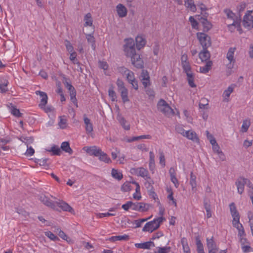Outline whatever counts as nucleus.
<instances>
[{"label": "nucleus", "mask_w": 253, "mask_h": 253, "mask_svg": "<svg viewBox=\"0 0 253 253\" xmlns=\"http://www.w3.org/2000/svg\"><path fill=\"white\" fill-rule=\"evenodd\" d=\"M126 44L124 46L126 55L131 57L132 64L136 68L141 69L143 68V61L140 55L136 53L134 47V42L132 39L125 40Z\"/></svg>", "instance_id": "1"}, {"label": "nucleus", "mask_w": 253, "mask_h": 253, "mask_svg": "<svg viewBox=\"0 0 253 253\" xmlns=\"http://www.w3.org/2000/svg\"><path fill=\"white\" fill-rule=\"evenodd\" d=\"M164 219L163 217H159L147 222L143 228L142 231L152 233L160 227V223L163 222Z\"/></svg>", "instance_id": "2"}, {"label": "nucleus", "mask_w": 253, "mask_h": 253, "mask_svg": "<svg viewBox=\"0 0 253 253\" xmlns=\"http://www.w3.org/2000/svg\"><path fill=\"white\" fill-rule=\"evenodd\" d=\"M158 110L166 116H169L174 114L173 109L169 105L166 101L161 99L158 103Z\"/></svg>", "instance_id": "3"}, {"label": "nucleus", "mask_w": 253, "mask_h": 253, "mask_svg": "<svg viewBox=\"0 0 253 253\" xmlns=\"http://www.w3.org/2000/svg\"><path fill=\"white\" fill-rule=\"evenodd\" d=\"M243 26L248 30L253 29V11L248 10L242 20Z\"/></svg>", "instance_id": "4"}, {"label": "nucleus", "mask_w": 253, "mask_h": 253, "mask_svg": "<svg viewBox=\"0 0 253 253\" xmlns=\"http://www.w3.org/2000/svg\"><path fill=\"white\" fill-rule=\"evenodd\" d=\"M197 39L199 41L203 48L206 49L211 44V37L204 33H197Z\"/></svg>", "instance_id": "5"}, {"label": "nucleus", "mask_w": 253, "mask_h": 253, "mask_svg": "<svg viewBox=\"0 0 253 253\" xmlns=\"http://www.w3.org/2000/svg\"><path fill=\"white\" fill-rule=\"evenodd\" d=\"M131 171H133L134 172H135L138 175H139L144 178H148L150 180L149 181H147L146 183V184H148L149 186H151V184L153 183V181L152 180H151V178L149 176H148V171L147 169H145L143 168H139L137 169H131Z\"/></svg>", "instance_id": "6"}, {"label": "nucleus", "mask_w": 253, "mask_h": 253, "mask_svg": "<svg viewBox=\"0 0 253 253\" xmlns=\"http://www.w3.org/2000/svg\"><path fill=\"white\" fill-rule=\"evenodd\" d=\"M39 200L45 206L53 210H56L55 202H53L44 194H41L39 197Z\"/></svg>", "instance_id": "7"}, {"label": "nucleus", "mask_w": 253, "mask_h": 253, "mask_svg": "<svg viewBox=\"0 0 253 253\" xmlns=\"http://www.w3.org/2000/svg\"><path fill=\"white\" fill-rule=\"evenodd\" d=\"M150 205L143 202L133 203L132 210L141 212L147 211L149 209Z\"/></svg>", "instance_id": "8"}, {"label": "nucleus", "mask_w": 253, "mask_h": 253, "mask_svg": "<svg viewBox=\"0 0 253 253\" xmlns=\"http://www.w3.org/2000/svg\"><path fill=\"white\" fill-rule=\"evenodd\" d=\"M83 150L85 151L89 155H93L96 157L99 156L101 152V149L95 146L89 147L85 146L83 147Z\"/></svg>", "instance_id": "9"}, {"label": "nucleus", "mask_w": 253, "mask_h": 253, "mask_svg": "<svg viewBox=\"0 0 253 253\" xmlns=\"http://www.w3.org/2000/svg\"><path fill=\"white\" fill-rule=\"evenodd\" d=\"M235 50V47H230L226 55V58L230 62V63L227 65V66L230 69L233 68L234 64L235 63V59L234 58V54Z\"/></svg>", "instance_id": "10"}, {"label": "nucleus", "mask_w": 253, "mask_h": 253, "mask_svg": "<svg viewBox=\"0 0 253 253\" xmlns=\"http://www.w3.org/2000/svg\"><path fill=\"white\" fill-rule=\"evenodd\" d=\"M126 75L128 82L132 85V87L135 90H137L138 86L137 82L134 78V73L132 71H130L126 73Z\"/></svg>", "instance_id": "11"}, {"label": "nucleus", "mask_w": 253, "mask_h": 253, "mask_svg": "<svg viewBox=\"0 0 253 253\" xmlns=\"http://www.w3.org/2000/svg\"><path fill=\"white\" fill-rule=\"evenodd\" d=\"M245 178L243 177H240L235 182V184L237 186L238 192L240 194H242L244 191V186L246 184V182H245Z\"/></svg>", "instance_id": "12"}, {"label": "nucleus", "mask_w": 253, "mask_h": 253, "mask_svg": "<svg viewBox=\"0 0 253 253\" xmlns=\"http://www.w3.org/2000/svg\"><path fill=\"white\" fill-rule=\"evenodd\" d=\"M56 203V207L57 206L60 207L62 210L70 212L71 213H73L74 212L73 208L69 206L67 203L63 202V201H60L59 202H55Z\"/></svg>", "instance_id": "13"}, {"label": "nucleus", "mask_w": 253, "mask_h": 253, "mask_svg": "<svg viewBox=\"0 0 253 253\" xmlns=\"http://www.w3.org/2000/svg\"><path fill=\"white\" fill-rule=\"evenodd\" d=\"M36 93L37 95H40L41 99V102L39 104V106L41 108H43L47 102V95L46 93L41 91H36Z\"/></svg>", "instance_id": "14"}, {"label": "nucleus", "mask_w": 253, "mask_h": 253, "mask_svg": "<svg viewBox=\"0 0 253 253\" xmlns=\"http://www.w3.org/2000/svg\"><path fill=\"white\" fill-rule=\"evenodd\" d=\"M199 20L203 27V31L205 32L209 31L211 28L212 24L210 22L208 21L207 18L201 17Z\"/></svg>", "instance_id": "15"}, {"label": "nucleus", "mask_w": 253, "mask_h": 253, "mask_svg": "<svg viewBox=\"0 0 253 253\" xmlns=\"http://www.w3.org/2000/svg\"><path fill=\"white\" fill-rule=\"evenodd\" d=\"M118 14L120 17H124L127 15V10L126 7L122 4H119L116 6Z\"/></svg>", "instance_id": "16"}, {"label": "nucleus", "mask_w": 253, "mask_h": 253, "mask_svg": "<svg viewBox=\"0 0 253 253\" xmlns=\"http://www.w3.org/2000/svg\"><path fill=\"white\" fill-rule=\"evenodd\" d=\"M208 48L204 49L199 54V58L201 59L202 62L208 61L211 57L210 52L207 50Z\"/></svg>", "instance_id": "17"}, {"label": "nucleus", "mask_w": 253, "mask_h": 253, "mask_svg": "<svg viewBox=\"0 0 253 253\" xmlns=\"http://www.w3.org/2000/svg\"><path fill=\"white\" fill-rule=\"evenodd\" d=\"M135 246L139 249H150L151 247H155V246L154 242L149 241L142 243H136Z\"/></svg>", "instance_id": "18"}, {"label": "nucleus", "mask_w": 253, "mask_h": 253, "mask_svg": "<svg viewBox=\"0 0 253 253\" xmlns=\"http://www.w3.org/2000/svg\"><path fill=\"white\" fill-rule=\"evenodd\" d=\"M63 83L65 86L68 89L70 92V94L76 92L74 87L71 84V83L69 79L66 78L65 77H63Z\"/></svg>", "instance_id": "19"}, {"label": "nucleus", "mask_w": 253, "mask_h": 253, "mask_svg": "<svg viewBox=\"0 0 253 253\" xmlns=\"http://www.w3.org/2000/svg\"><path fill=\"white\" fill-rule=\"evenodd\" d=\"M189 139L192 140L195 142H199V139L196 133L192 130L186 131V134L184 136Z\"/></svg>", "instance_id": "20"}, {"label": "nucleus", "mask_w": 253, "mask_h": 253, "mask_svg": "<svg viewBox=\"0 0 253 253\" xmlns=\"http://www.w3.org/2000/svg\"><path fill=\"white\" fill-rule=\"evenodd\" d=\"M186 7L192 12H196V6L194 3V0H186L185 1Z\"/></svg>", "instance_id": "21"}, {"label": "nucleus", "mask_w": 253, "mask_h": 253, "mask_svg": "<svg viewBox=\"0 0 253 253\" xmlns=\"http://www.w3.org/2000/svg\"><path fill=\"white\" fill-rule=\"evenodd\" d=\"M129 239L128 235L124 234L123 235H119L112 236L109 238V241L111 242H116L117 241H127Z\"/></svg>", "instance_id": "22"}, {"label": "nucleus", "mask_w": 253, "mask_h": 253, "mask_svg": "<svg viewBox=\"0 0 253 253\" xmlns=\"http://www.w3.org/2000/svg\"><path fill=\"white\" fill-rule=\"evenodd\" d=\"M224 12L226 14L227 18L231 19L233 20V22L236 21V19H238L239 18H241L240 15L239 16H236L235 13L230 9H226L224 10Z\"/></svg>", "instance_id": "23"}, {"label": "nucleus", "mask_w": 253, "mask_h": 253, "mask_svg": "<svg viewBox=\"0 0 253 253\" xmlns=\"http://www.w3.org/2000/svg\"><path fill=\"white\" fill-rule=\"evenodd\" d=\"M136 47L138 50L142 48L146 43L145 40L141 36H137L135 39Z\"/></svg>", "instance_id": "24"}, {"label": "nucleus", "mask_w": 253, "mask_h": 253, "mask_svg": "<svg viewBox=\"0 0 253 253\" xmlns=\"http://www.w3.org/2000/svg\"><path fill=\"white\" fill-rule=\"evenodd\" d=\"M212 66V62L211 61L208 60L206 62V64L205 66L200 67V71L202 73L206 74L211 70Z\"/></svg>", "instance_id": "25"}, {"label": "nucleus", "mask_w": 253, "mask_h": 253, "mask_svg": "<svg viewBox=\"0 0 253 253\" xmlns=\"http://www.w3.org/2000/svg\"><path fill=\"white\" fill-rule=\"evenodd\" d=\"M84 123L85 125V130L87 132L90 133L93 130L92 124L90 123V120L88 118L85 117L84 115Z\"/></svg>", "instance_id": "26"}, {"label": "nucleus", "mask_w": 253, "mask_h": 253, "mask_svg": "<svg viewBox=\"0 0 253 253\" xmlns=\"http://www.w3.org/2000/svg\"><path fill=\"white\" fill-rule=\"evenodd\" d=\"M207 246L208 250L218 249L215 242L213 240V237L207 238Z\"/></svg>", "instance_id": "27"}, {"label": "nucleus", "mask_w": 253, "mask_h": 253, "mask_svg": "<svg viewBox=\"0 0 253 253\" xmlns=\"http://www.w3.org/2000/svg\"><path fill=\"white\" fill-rule=\"evenodd\" d=\"M61 148L63 151L66 153H68L70 154H72L73 153V150L70 147V144L68 142L65 141L62 143Z\"/></svg>", "instance_id": "28"}, {"label": "nucleus", "mask_w": 253, "mask_h": 253, "mask_svg": "<svg viewBox=\"0 0 253 253\" xmlns=\"http://www.w3.org/2000/svg\"><path fill=\"white\" fill-rule=\"evenodd\" d=\"M121 93V97L124 103L129 101L128 98V90L126 88L119 90Z\"/></svg>", "instance_id": "29"}, {"label": "nucleus", "mask_w": 253, "mask_h": 253, "mask_svg": "<svg viewBox=\"0 0 253 253\" xmlns=\"http://www.w3.org/2000/svg\"><path fill=\"white\" fill-rule=\"evenodd\" d=\"M99 159L103 162H105L106 163H111V160L110 158L107 156V155L104 153V152L101 150L100 154L99 155Z\"/></svg>", "instance_id": "30"}, {"label": "nucleus", "mask_w": 253, "mask_h": 253, "mask_svg": "<svg viewBox=\"0 0 253 253\" xmlns=\"http://www.w3.org/2000/svg\"><path fill=\"white\" fill-rule=\"evenodd\" d=\"M196 241L197 253H205L204 251L203 245L202 243V242L200 239V238L199 237H196Z\"/></svg>", "instance_id": "31"}, {"label": "nucleus", "mask_w": 253, "mask_h": 253, "mask_svg": "<svg viewBox=\"0 0 253 253\" xmlns=\"http://www.w3.org/2000/svg\"><path fill=\"white\" fill-rule=\"evenodd\" d=\"M111 175L113 178L118 180H121L123 177V174L115 169H112Z\"/></svg>", "instance_id": "32"}, {"label": "nucleus", "mask_w": 253, "mask_h": 253, "mask_svg": "<svg viewBox=\"0 0 253 253\" xmlns=\"http://www.w3.org/2000/svg\"><path fill=\"white\" fill-rule=\"evenodd\" d=\"M149 156V169L150 170L153 171L155 168V155L152 151H150Z\"/></svg>", "instance_id": "33"}, {"label": "nucleus", "mask_w": 253, "mask_h": 253, "mask_svg": "<svg viewBox=\"0 0 253 253\" xmlns=\"http://www.w3.org/2000/svg\"><path fill=\"white\" fill-rule=\"evenodd\" d=\"M196 177L195 175L193 174V172H191L190 174V183L191 186H192V189L194 192H195L196 189Z\"/></svg>", "instance_id": "34"}, {"label": "nucleus", "mask_w": 253, "mask_h": 253, "mask_svg": "<svg viewBox=\"0 0 253 253\" xmlns=\"http://www.w3.org/2000/svg\"><path fill=\"white\" fill-rule=\"evenodd\" d=\"M84 26H91L92 25V19L90 13H87L84 17Z\"/></svg>", "instance_id": "35"}, {"label": "nucleus", "mask_w": 253, "mask_h": 253, "mask_svg": "<svg viewBox=\"0 0 253 253\" xmlns=\"http://www.w3.org/2000/svg\"><path fill=\"white\" fill-rule=\"evenodd\" d=\"M108 93L109 96L111 98V100L112 101H115L116 100L117 95L116 92L114 90V86L112 84H111L109 87Z\"/></svg>", "instance_id": "36"}, {"label": "nucleus", "mask_w": 253, "mask_h": 253, "mask_svg": "<svg viewBox=\"0 0 253 253\" xmlns=\"http://www.w3.org/2000/svg\"><path fill=\"white\" fill-rule=\"evenodd\" d=\"M48 152H51L54 155H60L61 153L60 148L55 145H53L50 150H46Z\"/></svg>", "instance_id": "37"}, {"label": "nucleus", "mask_w": 253, "mask_h": 253, "mask_svg": "<svg viewBox=\"0 0 253 253\" xmlns=\"http://www.w3.org/2000/svg\"><path fill=\"white\" fill-rule=\"evenodd\" d=\"M59 119L60 121L58 123V125L62 129L65 128L67 126V119H66V117L65 116H60Z\"/></svg>", "instance_id": "38"}, {"label": "nucleus", "mask_w": 253, "mask_h": 253, "mask_svg": "<svg viewBox=\"0 0 253 253\" xmlns=\"http://www.w3.org/2000/svg\"><path fill=\"white\" fill-rule=\"evenodd\" d=\"M131 189V183L127 181L125 182L121 186V190L123 192H128Z\"/></svg>", "instance_id": "39"}, {"label": "nucleus", "mask_w": 253, "mask_h": 253, "mask_svg": "<svg viewBox=\"0 0 253 253\" xmlns=\"http://www.w3.org/2000/svg\"><path fill=\"white\" fill-rule=\"evenodd\" d=\"M250 125L251 122L250 120L246 119L245 120H244L242 126V129L243 132H247Z\"/></svg>", "instance_id": "40"}, {"label": "nucleus", "mask_w": 253, "mask_h": 253, "mask_svg": "<svg viewBox=\"0 0 253 253\" xmlns=\"http://www.w3.org/2000/svg\"><path fill=\"white\" fill-rule=\"evenodd\" d=\"M170 249V247H158L156 253H169Z\"/></svg>", "instance_id": "41"}, {"label": "nucleus", "mask_w": 253, "mask_h": 253, "mask_svg": "<svg viewBox=\"0 0 253 253\" xmlns=\"http://www.w3.org/2000/svg\"><path fill=\"white\" fill-rule=\"evenodd\" d=\"M47 160H48V159H46V158L37 159L36 160V163L40 166H47Z\"/></svg>", "instance_id": "42"}, {"label": "nucleus", "mask_w": 253, "mask_h": 253, "mask_svg": "<svg viewBox=\"0 0 253 253\" xmlns=\"http://www.w3.org/2000/svg\"><path fill=\"white\" fill-rule=\"evenodd\" d=\"M45 235L52 241L59 240V238L50 231L45 232Z\"/></svg>", "instance_id": "43"}, {"label": "nucleus", "mask_w": 253, "mask_h": 253, "mask_svg": "<svg viewBox=\"0 0 253 253\" xmlns=\"http://www.w3.org/2000/svg\"><path fill=\"white\" fill-rule=\"evenodd\" d=\"M233 91V88L231 86H229L228 88L225 90L223 94V96L225 98L229 97L230 94Z\"/></svg>", "instance_id": "44"}, {"label": "nucleus", "mask_w": 253, "mask_h": 253, "mask_svg": "<svg viewBox=\"0 0 253 253\" xmlns=\"http://www.w3.org/2000/svg\"><path fill=\"white\" fill-rule=\"evenodd\" d=\"M233 217L232 223L239 222L240 215L238 211L231 213Z\"/></svg>", "instance_id": "45"}, {"label": "nucleus", "mask_w": 253, "mask_h": 253, "mask_svg": "<svg viewBox=\"0 0 253 253\" xmlns=\"http://www.w3.org/2000/svg\"><path fill=\"white\" fill-rule=\"evenodd\" d=\"M86 39L88 42H89L91 43V45L93 49L95 48V40L93 36H91V35H87L86 36Z\"/></svg>", "instance_id": "46"}, {"label": "nucleus", "mask_w": 253, "mask_h": 253, "mask_svg": "<svg viewBox=\"0 0 253 253\" xmlns=\"http://www.w3.org/2000/svg\"><path fill=\"white\" fill-rule=\"evenodd\" d=\"M11 114L17 117H21L22 116V114L20 112L19 109L12 107L11 110Z\"/></svg>", "instance_id": "47"}, {"label": "nucleus", "mask_w": 253, "mask_h": 253, "mask_svg": "<svg viewBox=\"0 0 253 253\" xmlns=\"http://www.w3.org/2000/svg\"><path fill=\"white\" fill-rule=\"evenodd\" d=\"M77 53L76 52L74 51L72 52H70V59L73 62L74 64H79V62L77 61L76 59Z\"/></svg>", "instance_id": "48"}, {"label": "nucleus", "mask_w": 253, "mask_h": 253, "mask_svg": "<svg viewBox=\"0 0 253 253\" xmlns=\"http://www.w3.org/2000/svg\"><path fill=\"white\" fill-rule=\"evenodd\" d=\"M236 23H235L236 27L237 28V31H238L240 34H242L243 33V30L241 28V22L242 21L241 18H239L238 19H236Z\"/></svg>", "instance_id": "49"}, {"label": "nucleus", "mask_w": 253, "mask_h": 253, "mask_svg": "<svg viewBox=\"0 0 253 253\" xmlns=\"http://www.w3.org/2000/svg\"><path fill=\"white\" fill-rule=\"evenodd\" d=\"M175 130L178 133L181 134L183 136L186 134V131H185L183 127L180 125L176 126L175 127Z\"/></svg>", "instance_id": "50"}, {"label": "nucleus", "mask_w": 253, "mask_h": 253, "mask_svg": "<svg viewBox=\"0 0 253 253\" xmlns=\"http://www.w3.org/2000/svg\"><path fill=\"white\" fill-rule=\"evenodd\" d=\"M189 21L190 22L191 26L193 28L195 29H197L198 28V23L193 16H190L189 17Z\"/></svg>", "instance_id": "51"}, {"label": "nucleus", "mask_w": 253, "mask_h": 253, "mask_svg": "<svg viewBox=\"0 0 253 253\" xmlns=\"http://www.w3.org/2000/svg\"><path fill=\"white\" fill-rule=\"evenodd\" d=\"M133 202L131 201H128L126 204L122 205V208L125 211H128L129 208L132 209Z\"/></svg>", "instance_id": "52"}, {"label": "nucleus", "mask_w": 253, "mask_h": 253, "mask_svg": "<svg viewBox=\"0 0 253 253\" xmlns=\"http://www.w3.org/2000/svg\"><path fill=\"white\" fill-rule=\"evenodd\" d=\"M181 65L184 72L190 71L191 70V66L189 62L181 63Z\"/></svg>", "instance_id": "53"}, {"label": "nucleus", "mask_w": 253, "mask_h": 253, "mask_svg": "<svg viewBox=\"0 0 253 253\" xmlns=\"http://www.w3.org/2000/svg\"><path fill=\"white\" fill-rule=\"evenodd\" d=\"M159 154H160V164L163 167H165L166 165L165 155L162 151H160Z\"/></svg>", "instance_id": "54"}, {"label": "nucleus", "mask_w": 253, "mask_h": 253, "mask_svg": "<svg viewBox=\"0 0 253 253\" xmlns=\"http://www.w3.org/2000/svg\"><path fill=\"white\" fill-rule=\"evenodd\" d=\"M65 46L66 47V49L69 52H74V48L70 42L69 41L66 40L65 42Z\"/></svg>", "instance_id": "55"}, {"label": "nucleus", "mask_w": 253, "mask_h": 253, "mask_svg": "<svg viewBox=\"0 0 253 253\" xmlns=\"http://www.w3.org/2000/svg\"><path fill=\"white\" fill-rule=\"evenodd\" d=\"M117 85L118 86V90L123 89V88H126V87L124 85V83L122 80L118 79L117 81Z\"/></svg>", "instance_id": "56"}, {"label": "nucleus", "mask_w": 253, "mask_h": 253, "mask_svg": "<svg viewBox=\"0 0 253 253\" xmlns=\"http://www.w3.org/2000/svg\"><path fill=\"white\" fill-rule=\"evenodd\" d=\"M76 92L70 94L71 100L76 106V107H78L77 99L76 97Z\"/></svg>", "instance_id": "57"}, {"label": "nucleus", "mask_w": 253, "mask_h": 253, "mask_svg": "<svg viewBox=\"0 0 253 253\" xmlns=\"http://www.w3.org/2000/svg\"><path fill=\"white\" fill-rule=\"evenodd\" d=\"M140 77L141 78V80H145L147 78H149L150 77L147 71L145 70H142Z\"/></svg>", "instance_id": "58"}, {"label": "nucleus", "mask_w": 253, "mask_h": 253, "mask_svg": "<svg viewBox=\"0 0 253 253\" xmlns=\"http://www.w3.org/2000/svg\"><path fill=\"white\" fill-rule=\"evenodd\" d=\"M157 204L159 208V214L162 217L165 213V208L162 206L160 201H157Z\"/></svg>", "instance_id": "59"}, {"label": "nucleus", "mask_w": 253, "mask_h": 253, "mask_svg": "<svg viewBox=\"0 0 253 253\" xmlns=\"http://www.w3.org/2000/svg\"><path fill=\"white\" fill-rule=\"evenodd\" d=\"M99 66L100 68L104 70H107L108 67V65L106 62L101 61H99Z\"/></svg>", "instance_id": "60"}, {"label": "nucleus", "mask_w": 253, "mask_h": 253, "mask_svg": "<svg viewBox=\"0 0 253 253\" xmlns=\"http://www.w3.org/2000/svg\"><path fill=\"white\" fill-rule=\"evenodd\" d=\"M34 139L31 137H25L24 138V140L23 141L27 146H28L29 144H30L33 142Z\"/></svg>", "instance_id": "61"}, {"label": "nucleus", "mask_w": 253, "mask_h": 253, "mask_svg": "<svg viewBox=\"0 0 253 253\" xmlns=\"http://www.w3.org/2000/svg\"><path fill=\"white\" fill-rule=\"evenodd\" d=\"M236 23V20L233 22V23L231 24H228V30L231 32H233L234 31L235 28H236V25H235Z\"/></svg>", "instance_id": "62"}, {"label": "nucleus", "mask_w": 253, "mask_h": 253, "mask_svg": "<svg viewBox=\"0 0 253 253\" xmlns=\"http://www.w3.org/2000/svg\"><path fill=\"white\" fill-rule=\"evenodd\" d=\"M168 199L172 201V204H173L175 207L176 206V200L174 199L173 197V192L172 191H170V193L169 194L168 196Z\"/></svg>", "instance_id": "63"}, {"label": "nucleus", "mask_w": 253, "mask_h": 253, "mask_svg": "<svg viewBox=\"0 0 253 253\" xmlns=\"http://www.w3.org/2000/svg\"><path fill=\"white\" fill-rule=\"evenodd\" d=\"M8 83L6 82L3 84H0V92L1 93L5 92L7 89L6 88Z\"/></svg>", "instance_id": "64"}]
</instances>
